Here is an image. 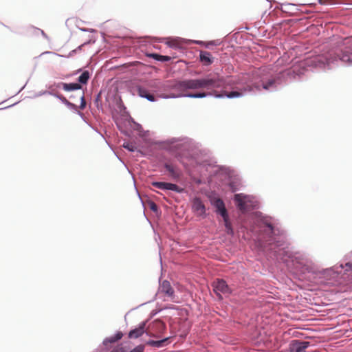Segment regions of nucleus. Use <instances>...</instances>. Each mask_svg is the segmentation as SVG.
<instances>
[{"label":"nucleus","instance_id":"obj_27","mask_svg":"<svg viewBox=\"0 0 352 352\" xmlns=\"http://www.w3.org/2000/svg\"><path fill=\"white\" fill-rule=\"evenodd\" d=\"M166 44L170 48H173V49L179 48V45L175 41H168V42H166Z\"/></svg>","mask_w":352,"mask_h":352},{"label":"nucleus","instance_id":"obj_12","mask_svg":"<svg viewBox=\"0 0 352 352\" xmlns=\"http://www.w3.org/2000/svg\"><path fill=\"white\" fill-rule=\"evenodd\" d=\"M318 272L320 274L321 276L327 278V280L336 278L338 274L340 273V272L337 270H335L334 267L324 269L321 271H319Z\"/></svg>","mask_w":352,"mask_h":352},{"label":"nucleus","instance_id":"obj_5","mask_svg":"<svg viewBox=\"0 0 352 352\" xmlns=\"http://www.w3.org/2000/svg\"><path fill=\"white\" fill-rule=\"evenodd\" d=\"M234 201L236 208L242 212L248 210L250 207H254V206L252 204L250 197L243 195V193L236 194L234 197Z\"/></svg>","mask_w":352,"mask_h":352},{"label":"nucleus","instance_id":"obj_14","mask_svg":"<svg viewBox=\"0 0 352 352\" xmlns=\"http://www.w3.org/2000/svg\"><path fill=\"white\" fill-rule=\"evenodd\" d=\"M199 60L206 66L210 65L213 63V58L211 54L208 51L200 52Z\"/></svg>","mask_w":352,"mask_h":352},{"label":"nucleus","instance_id":"obj_28","mask_svg":"<svg viewBox=\"0 0 352 352\" xmlns=\"http://www.w3.org/2000/svg\"><path fill=\"white\" fill-rule=\"evenodd\" d=\"M148 206L149 208L153 212H157L158 210L157 204L153 201L148 202Z\"/></svg>","mask_w":352,"mask_h":352},{"label":"nucleus","instance_id":"obj_16","mask_svg":"<svg viewBox=\"0 0 352 352\" xmlns=\"http://www.w3.org/2000/svg\"><path fill=\"white\" fill-rule=\"evenodd\" d=\"M123 336V334L121 331H118L115 335L109 336L104 339L102 344L105 346H108L109 344L114 343L118 340H120Z\"/></svg>","mask_w":352,"mask_h":352},{"label":"nucleus","instance_id":"obj_6","mask_svg":"<svg viewBox=\"0 0 352 352\" xmlns=\"http://www.w3.org/2000/svg\"><path fill=\"white\" fill-rule=\"evenodd\" d=\"M213 290L220 298H221V294L228 295L231 293L229 286L223 279H217L213 283Z\"/></svg>","mask_w":352,"mask_h":352},{"label":"nucleus","instance_id":"obj_15","mask_svg":"<svg viewBox=\"0 0 352 352\" xmlns=\"http://www.w3.org/2000/svg\"><path fill=\"white\" fill-rule=\"evenodd\" d=\"M169 340V338H165L160 340H148L146 341V344L148 346L155 347V348H162L167 345V342Z\"/></svg>","mask_w":352,"mask_h":352},{"label":"nucleus","instance_id":"obj_1","mask_svg":"<svg viewBox=\"0 0 352 352\" xmlns=\"http://www.w3.org/2000/svg\"><path fill=\"white\" fill-rule=\"evenodd\" d=\"M336 65V48L327 53L309 57L292 67L276 73L267 66L254 69L250 82L235 90L226 91L222 78L208 75L204 78L185 79L175 81L158 82L159 96L164 99L177 98H204L214 96L216 98H236L254 91H274L292 80L302 79L304 75L315 69H331Z\"/></svg>","mask_w":352,"mask_h":352},{"label":"nucleus","instance_id":"obj_31","mask_svg":"<svg viewBox=\"0 0 352 352\" xmlns=\"http://www.w3.org/2000/svg\"><path fill=\"white\" fill-rule=\"evenodd\" d=\"M248 78V74H243L241 77V81H246V80Z\"/></svg>","mask_w":352,"mask_h":352},{"label":"nucleus","instance_id":"obj_26","mask_svg":"<svg viewBox=\"0 0 352 352\" xmlns=\"http://www.w3.org/2000/svg\"><path fill=\"white\" fill-rule=\"evenodd\" d=\"M46 93L57 98L58 99H59L63 104H64V100L65 99H66L64 96H63L62 95H60L58 94H56V93H53L52 91H47Z\"/></svg>","mask_w":352,"mask_h":352},{"label":"nucleus","instance_id":"obj_17","mask_svg":"<svg viewBox=\"0 0 352 352\" xmlns=\"http://www.w3.org/2000/svg\"><path fill=\"white\" fill-rule=\"evenodd\" d=\"M62 88L65 91H72L82 89V86L77 82L65 83L61 82Z\"/></svg>","mask_w":352,"mask_h":352},{"label":"nucleus","instance_id":"obj_36","mask_svg":"<svg viewBox=\"0 0 352 352\" xmlns=\"http://www.w3.org/2000/svg\"><path fill=\"white\" fill-rule=\"evenodd\" d=\"M79 115L82 116V113L78 111Z\"/></svg>","mask_w":352,"mask_h":352},{"label":"nucleus","instance_id":"obj_19","mask_svg":"<svg viewBox=\"0 0 352 352\" xmlns=\"http://www.w3.org/2000/svg\"><path fill=\"white\" fill-rule=\"evenodd\" d=\"M150 56L153 57L154 59L158 61H169L170 60V56L160 55L157 54H153L150 55Z\"/></svg>","mask_w":352,"mask_h":352},{"label":"nucleus","instance_id":"obj_22","mask_svg":"<svg viewBox=\"0 0 352 352\" xmlns=\"http://www.w3.org/2000/svg\"><path fill=\"white\" fill-rule=\"evenodd\" d=\"M64 104L71 110H73V111H77V109H78V107L70 102L69 101H68L67 99H65L64 100Z\"/></svg>","mask_w":352,"mask_h":352},{"label":"nucleus","instance_id":"obj_25","mask_svg":"<svg viewBox=\"0 0 352 352\" xmlns=\"http://www.w3.org/2000/svg\"><path fill=\"white\" fill-rule=\"evenodd\" d=\"M145 346L144 344H139L134 347L129 352H144Z\"/></svg>","mask_w":352,"mask_h":352},{"label":"nucleus","instance_id":"obj_10","mask_svg":"<svg viewBox=\"0 0 352 352\" xmlns=\"http://www.w3.org/2000/svg\"><path fill=\"white\" fill-rule=\"evenodd\" d=\"M145 322H140L137 327L129 332L128 337L131 339H137L145 332Z\"/></svg>","mask_w":352,"mask_h":352},{"label":"nucleus","instance_id":"obj_13","mask_svg":"<svg viewBox=\"0 0 352 352\" xmlns=\"http://www.w3.org/2000/svg\"><path fill=\"white\" fill-rule=\"evenodd\" d=\"M159 291L165 294L168 297H173L174 296V289L170 285V283L166 280H163L160 284Z\"/></svg>","mask_w":352,"mask_h":352},{"label":"nucleus","instance_id":"obj_21","mask_svg":"<svg viewBox=\"0 0 352 352\" xmlns=\"http://www.w3.org/2000/svg\"><path fill=\"white\" fill-rule=\"evenodd\" d=\"M87 43H89V42H85V43H84L83 44H82V45H79L78 47H77L75 50H72V51L69 53L68 56H69V57H71V56H74L76 53H77L78 52L81 51L82 47L84 45H87Z\"/></svg>","mask_w":352,"mask_h":352},{"label":"nucleus","instance_id":"obj_9","mask_svg":"<svg viewBox=\"0 0 352 352\" xmlns=\"http://www.w3.org/2000/svg\"><path fill=\"white\" fill-rule=\"evenodd\" d=\"M164 168L168 172L169 176L174 180L179 179L182 174L181 169L176 165L166 162L164 164Z\"/></svg>","mask_w":352,"mask_h":352},{"label":"nucleus","instance_id":"obj_20","mask_svg":"<svg viewBox=\"0 0 352 352\" xmlns=\"http://www.w3.org/2000/svg\"><path fill=\"white\" fill-rule=\"evenodd\" d=\"M123 147L131 152H134L136 150V146L131 142H124Z\"/></svg>","mask_w":352,"mask_h":352},{"label":"nucleus","instance_id":"obj_4","mask_svg":"<svg viewBox=\"0 0 352 352\" xmlns=\"http://www.w3.org/2000/svg\"><path fill=\"white\" fill-rule=\"evenodd\" d=\"M191 208L192 212L197 217L206 219L208 216L206 208L200 197H195L191 201Z\"/></svg>","mask_w":352,"mask_h":352},{"label":"nucleus","instance_id":"obj_11","mask_svg":"<svg viewBox=\"0 0 352 352\" xmlns=\"http://www.w3.org/2000/svg\"><path fill=\"white\" fill-rule=\"evenodd\" d=\"M136 94L141 98H146L150 102L155 101V96L150 94L146 88L142 86L135 87Z\"/></svg>","mask_w":352,"mask_h":352},{"label":"nucleus","instance_id":"obj_8","mask_svg":"<svg viewBox=\"0 0 352 352\" xmlns=\"http://www.w3.org/2000/svg\"><path fill=\"white\" fill-rule=\"evenodd\" d=\"M309 342L292 340L289 344V352H305L306 349L309 346Z\"/></svg>","mask_w":352,"mask_h":352},{"label":"nucleus","instance_id":"obj_33","mask_svg":"<svg viewBox=\"0 0 352 352\" xmlns=\"http://www.w3.org/2000/svg\"><path fill=\"white\" fill-rule=\"evenodd\" d=\"M230 188L232 189V191H236V188H233L232 185L230 184Z\"/></svg>","mask_w":352,"mask_h":352},{"label":"nucleus","instance_id":"obj_7","mask_svg":"<svg viewBox=\"0 0 352 352\" xmlns=\"http://www.w3.org/2000/svg\"><path fill=\"white\" fill-rule=\"evenodd\" d=\"M151 185L163 190H171L177 193H182L184 191V189L177 184L169 182H153Z\"/></svg>","mask_w":352,"mask_h":352},{"label":"nucleus","instance_id":"obj_24","mask_svg":"<svg viewBox=\"0 0 352 352\" xmlns=\"http://www.w3.org/2000/svg\"><path fill=\"white\" fill-rule=\"evenodd\" d=\"M80 104L79 108L80 109H84L86 107V101L85 100V93L83 91H82V93L80 95Z\"/></svg>","mask_w":352,"mask_h":352},{"label":"nucleus","instance_id":"obj_2","mask_svg":"<svg viewBox=\"0 0 352 352\" xmlns=\"http://www.w3.org/2000/svg\"><path fill=\"white\" fill-rule=\"evenodd\" d=\"M262 232L261 239L268 244L269 250L273 253L274 258L287 266L292 265L302 274L306 272L317 274L311 262L303 254L294 252L287 243L286 234L276 228L273 220L269 217H263L259 223Z\"/></svg>","mask_w":352,"mask_h":352},{"label":"nucleus","instance_id":"obj_3","mask_svg":"<svg viewBox=\"0 0 352 352\" xmlns=\"http://www.w3.org/2000/svg\"><path fill=\"white\" fill-rule=\"evenodd\" d=\"M212 205L216 209L215 212L223 218L226 233L230 236H234V232L223 201L221 198H216L212 202Z\"/></svg>","mask_w":352,"mask_h":352},{"label":"nucleus","instance_id":"obj_35","mask_svg":"<svg viewBox=\"0 0 352 352\" xmlns=\"http://www.w3.org/2000/svg\"><path fill=\"white\" fill-rule=\"evenodd\" d=\"M339 267H340V269H342V268H344V266H343V265H342V264H341V265L339 266Z\"/></svg>","mask_w":352,"mask_h":352},{"label":"nucleus","instance_id":"obj_34","mask_svg":"<svg viewBox=\"0 0 352 352\" xmlns=\"http://www.w3.org/2000/svg\"><path fill=\"white\" fill-rule=\"evenodd\" d=\"M80 30H82V31H83V32H87V31H88V30H87V29H85V28L80 29Z\"/></svg>","mask_w":352,"mask_h":352},{"label":"nucleus","instance_id":"obj_30","mask_svg":"<svg viewBox=\"0 0 352 352\" xmlns=\"http://www.w3.org/2000/svg\"><path fill=\"white\" fill-rule=\"evenodd\" d=\"M318 2L321 5L331 4L329 0H318Z\"/></svg>","mask_w":352,"mask_h":352},{"label":"nucleus","instance_id":"obj_29","mask_svg":"<svg viewBox=\"0 0 352 352\" xmlns=\"http://www.w3.org/2000/svg\"><path fill=\"white\" fill-rule=\"evenodd\" d=\"M177 141H184V143H186L187 142V139L186 138H184V139H177V138H172L170 140V143H175V142H177Z\"/></svg>","mask_w":352,"mask_h":352},{"label":"nucleus","instance_id":"obj_23","mask_svg":"<svg viewBox=\"0 0 352 352\" xmlns=\"http://www.w3.org/2000/svg\"><path fill=\"white\" fill-rule=\"evenodd\" d=\"M349 257V261L346 262L344 265L346 267V271L352 270V252L348 256Z\"/></svg>","mask_w":352,"mask_h":352},{"label":"nucleus","instance_id":"obj_32","mask_svg":"<svg viewBox=\"0 0 352 352\" xmlns=\"http://www.w3.org/2000/svg\"><path fill=\"white\" fill-rule=\"evenodd\" d=\"M41 32L43 36L47 38V36L46 35V34L43 30H41Z\"/></svg>","mask_w":352,"mask_h":352},{"label":"nucleus","instance_id":"obj_18","mask_svg":"<svg viewBox=\"0 0 352 352\" xmlns=\"http://www.w3.org/2000/svg\"><path fill=\"white\" fill-rule=\"evenodd\" d=\"M90 72L88 71V70H85L80 75V76L78 78V83L80 85V84H82V85H86L89 80V79L90 78Z\"/></svg>","mask_w":352,"mask_h":352}]
</instances>
